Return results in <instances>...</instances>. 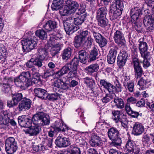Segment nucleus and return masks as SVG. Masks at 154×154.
<instances>
[{
  "instance_id": "1",
  "label": "nucleus",
  "mask_w": 154,
  "mask_h": 154,
  "mask_svg": "<svg viewBox=\"0 0 154 154\" xmlns=\"http://www.w3.org/2000/svg\"><path fill=\"white\" fill-rule=\"evenodd\" d=\"M12 99L10 101V107L16 105L18 102L21 100L18 105V109L20 111H24L28 110L31 107V100L29 99L23 97L21 93L12 94Z\"/></svg>"
},
{
  "instance_id": "2",
  "label": "nucleus",
  "mask_w": 154,
  "mask_h": 154,
  "mask_svg": "<svg viewBox=\"0 0 154 154\" xmlns=\"http://www.w3.org/2000/svg\"><path fill=\"white\" fill-rule=\"evenodd\" d=\"M123 8L124 4L122 1L120 0L113 1L110 6L109 13L111 20H115L120 16Z\"/></svg>"
},
{
  "instance_id": "3",
  "label": "nucleus",
  "mask_w": 154,
  "mask_h": 154,
  "mask_svg": "<svg viewBox=\"0 0 154 154\" xmlns=\"http://www.w3.org/2000/svg\"><path fill=\"white\" fill-rule=\"evenodd\" d=\"M15 85L25 89L32 85L31 74L29 71L23 72L18 77L14 79Z\"/></svg>"
},
{
  "instance_id": "4",
  "label": "nucleus",
  "mask_w": 154,
  "mask_h": 154,
  "mask_svg": "<svg viewBox=\"0 0 154 154\" xmlns=\"http://www.w3.org/2000/svg\"><path fill=\"white\" fill-rule=\"evenodd\" d=\"M32 121L33 125L44 126L49 124L50 118L48 115L43 112H39L33 116Z\"/></svg>"
},
{
  "instance_id": "5",
  "label": "nucleus",
  "mask_w": 154,
  "mask_h": 154,
  "mask_svg": "<svg viewBox=\"0 0 154 154\" xmlns=\"http://www.w3.org/2000/svg\"><path fill=\"white\" fill-rule=\"evenodd\" d=\"M62 38V35L59 34L57 35L52 36L50 37V41L48 42L49 46L51 47V52L52 56H54L61 50L63 46L61 43L57 42V41Z\"/></svg>"
},
{
  "instance_id": "6",
  "label": "nucleus",
  "mask_w": 154,
  "mask_h": 154,
  "mask_svg": "<svg viewBox=\"0 0 154 154\" xmlns=\"http://www.w3.org/2000/svg\"><path fill=\"white\" fill-rule=\"evenodd\" d=\"M65 4V6L62 11H61V15L63 16L71 14L74 13L79 6L77 2L71 0L66 1Z\"/></svg>"
},
{
  "instance_id": "7",
  "label": "nucleus",
  "mask_w": 154,
  "mask_h": 154,
  "mask_svg": "<svg viewBox=\"0 0 154 154\" xmlns=\"http://www.w3.org/2000/svg\"><path fill=\"white\" fill-rule=\"evenodd\" d=\"M37 39L34 36H31L22 41L23 50L24 52L29 51L33 49L37 45Z\"/></svg>"
},
{
  "instance_id": "8",
  "label": "nucleus",
  "mask_w": 154,
  "mask_h": 154,
  "mask_svg": "<svg viewBox=\"0 0 154 154\" xmlns=\"http://www.w3.org/2000/svg\"><path fill=\"white\" fill-rule=\"evenodd\" d=\"M108 136L109 139L112 140L111 144L114 146L120 145L122 143V140L119 137V132L118 130L114 128H110L108 132Z\"/></svg>"
},
{
  "instance_id": "9",
  "label": "nucleus",
  "mask_w": 154,
  "mask_h": 154,
  "mask_svg": "<svg viewBox=\"0 0 154 154\" xmlns=\"http://www.w3.org/2000/svg\"><path fill=\"white\" fill-rule=\"evenodd\" d=\"M113 38L116 43L121 48L126 46V41L124 34L121 31L116 30L114 33Z\"/></svg>"
},
{
  "instance_id": "10",
  "label": "nucleus",
  "mask_w": 154,
  "mask_h": 154,
  "mask_svg": "<svg viewBox=\"0 0 154 154\" xmlns=\"http://www.w3.org/2000/svg\"><path fill=\"white\" fill-rule=\"evenodd\" d=\"M69 85L64 82L62 79H58L55 81L53 85V88L55 92L61 91V90L68 89Z\"/></svg>"
},
{
  "instance_id": "11",
  "label": "nucleus",
  "mask_w": 154,
  "mask_h": 154,
  "mask_svg": "<svg viewBox=\"0 0 154 154\" xmlns=\"http://www.w3.org/2000/svg\"><path fill=\"white\" fill-rule=\"evenodd\" d=\"M53 140L51 138H48L45 139L42 141V144H39L37 146L36 149H34L35 151H44L48 149V148H52V146Z\"/></svg>"
},
{
  "instance_id": "12",
  "label": "nucleus",
  "mask_w": 154,
  "mask_h": 154,
  "mask_svg": "<svg viewBox=\"0 0 154 154\" xmlns=\"http://www.w3.org/2000/svg\"><path fill=\"white\" fill-rule=\"evenodd\" d=\"M79 60L77 57H74L69 63H67L69 66L71 71L69 72L68 75H70L69 77H72L75 75L76 73V71L78 69V66L79 65Z\"/></svg>"
},
{
  "instance_id": "13",
  "label": "nucleus",
  "mask_w": 154,
  "mask_h": 154,
  "mask_svg": "<svg viewBox=\"0 0 154 154\" xmlns=\"http://www.w3.org/2000/svg\"><path fill=\"white\" fill-rule=\"evenodd\" d=\"M19 125L22 127L28 128L31 125L32 119L28 115L19 116L18 119Z\"/></svg>"
},
{
  "instance_id": "14",
  "label": "nucleus",
  "mask_w": 154,
  "mask_h": 154,
  "mask_svg": "<svg viewBox=\"0 0 154 154\" xmlns=\"http://www.w3.org/2000/svg\"><path fill=\"white\" fill-rule=\"evenodd\" d=\"M85 17V14L79 12L76 13L75 17H69V19L71 20L70 22H74L75 24L79 25H81L84 22Z\"/></svg>"
},
{
  "instance_id": "15",
  "label": "nucleus",
  "mask_w": 154,
  "mask_h": 154,
  "mask_svg": "<svg viewBox=\"0 0 154 154\" xmlns=\"http://www.w3.org/2000/svg\"><path fill=\"white\" fill-rule=\"evenodd\" d=\"M154 19L151 15H146L144 17L143 23L146 27L148 32H152L154 29L153 22Z\"/></svg>"
},
{
  "instance_id": "16",
  "label": "nucleus",
  "mask_w": 154,
  "mask_h": 154,
  "mask_svg": "<svg viewBox=\"0 0 154 154\" xmlns=\"http://www.w3.org/2000/svg\"><path fill=\"white\" fill-rule=\"evenodd\" d=\"M139 49L142 57H146L149 55L150 53L147 51L148 47L147 43L140 39L138 41Z\"/></svg>"
},
{
  "instance_id": "17",
  "label": "nucleus",
  "mask_w": 154,
  "mask_h": 154,
  "mask_svg": "<svg viewBox=\"0 0 154 154\" xmlns=\"http://www.w3.org/2000/svg\"><path fill=\"white\" fill-rule=\"evenodd\" d=\"M63 26L66 34L69 35L72 34L74 32L76 31L79 28L78 26H74L73 24L69 23V20L64 22Z\"/></svg>"
},
{
  "instance_id": "18",
  "label": "nucleus",
  "mask_w": 154,
  "mask_h": 154,
  "mask_svg": "<svg viewBox=\"0 0 154 154\" xmlns=\"http://www.w3.org/2000/svg\"><path fill=\"white\" fill-rule=\"evenodd\" d=\"M56 145L59 147H65L69 146L70 142L69 139L58 137L55 141Z\"/></svg>"
},
{
  "instance_id": "19",
  "label": "nucleus",
  "mask_w": 154,
  "mask_h": 154,
  "mask_svg": "<svg viewBox=\"0 0 154 154\" xmlns=\"http://www.w3.org/2000/svg\"><path fill=\"white\" fill-rule=\"evenodd\" d=\"M144 131V126L141 123L136 122L133 125L132 132L134 135H140Z\"/></svg>"
},
{
  "instance_id": "20",
  "label": "nucleus",
  "mask_w": 154,
  "mask_h": 154,
  "mask_svg": "<svg viewBox=\"0 0 154 154\" xmlns=\"http://www.w3.org/2000/svg\"><path fill=\"white\" fill-rule=\"evenodd\" d=\"M28 128V129L24 130V131L26 134H29L31 136L37 135L41 131L40 126L37 125H34Z\"/></svg>"
},
{
  "instance_id": "21",
  "label": "nucleus",
  "mask_w": 154,
  "mask_h": 154,
  "mask_svg": "<svg viewBox=\"0 0 154 154\" xmlns=\"http://www.w3.org/2000/svg\"><path fill=\"white\" fill-rule=\"evenodd\" d=\"M134 72L137 77H140L143 73L141 66L140 65L138 59L137 57L134 58L133 59Z\"/></svg>"
},
{
  "instance_id": "22",
  "label": "nucleus",
  "mask_w": 154,
  "mask_h": 154,
  "mask_svg": "<svg viewBox=\"0 0 154 154\" xmlns=\"http://www.w3.org/2000/svg\"><path fill=\"white\" fill-rule=\"evenodd\" d=\"M131 20L134 23H136L137 20L140 15H141V10L138 7L132 8L131 11Z\"/></svg>"
},
{
  "instance_id": "23",
  "label": "nucleus",
  "mask_w": 154,
  "mask_h": 154,
  "mask_svg": "<svg viewBox=\"0 0 154 154\" xmlns=\"http://www.w3.org/2000/svg\"><path fill=\"white\" fill-rule=\"evenodd\" d=\"M54 128L55 131L57 133L60 132H64L65 125L64 124L63 121L60 119H57L54 123Z\"/></svg>"
},
{
  "instance_id": "24",
  "label": "nucleus",
  "mask_w": 154,
  "mask_h": 154,
  "mask_svg": "<svg viewBox=\"0 0 154 154\" xmlns=\"http://www.w3.org/2000/svg\"><path fill=\"white\" fill-rule=\"evenodd\" d=\"M102 143L101 139L99 136L95 134L92 135L90 140V143L91 146L93 147L100 146Z\"/></svg>"
},
{
  "instance_id": "25",
  "label": "nucleus",
  "mask_w": 154,
  "mask_h": 154,
  "mask_svg": "<svg viewBox=\"0 0 154 154\" xmlns=\"http://www.w3.org/2000/svg\"><path fill=\"white\" fill-rule=\"evenodd\" d=\"M94 36L96 42L98 43L100 47L105 46L107 42L106 39L98 33H94Z\"/></svg>"
},
{
  "instance_id": "26",
  "label": "nucleus",
  "mask_w": 154,
  "mask_h": 154,
  "mask_svg": "<svg viewBox=\"0 0 154 154\" xmlns=\"http://www.w3.org/2000/svg\"><path fill=\"white\" fill-rule=\"evenodd\" d=\"M35 95L38 97L44 99L48 97V93L47 91L41 88H35L34 90Z\"/></svg>"
},
{
  "instance_id": "27",
  "label": "nucleus",
  "mask_w": 154,
  "mask_h": 154,
  "mask_svg": "<svg viewBox=\"0 0 154 154\" xmlns=\"http://www.w3.org/2000/svg\"><path fill=\"white\" fill-rule=\"evenodd\" d=\"M112 119L116 123H118L120 121H121L122 116H124L121 110H112Z\"/></svg>"
},
{
  "instance_id": "28",
  "label": "nucleus",
  "mask_w": 154,
  "mask_h": 154,
  "mask_svg": "<svg viewBox=\"0 0 154 154\" xmlns=\"http://www.w3.org/2000/svg\"><path fill=\"white\" fill-rule=\"evenodd\" d=\"M99 68V65L97 63H92L87 67L85 69V70L88 75H91L93 73L98 71Z\"/></svg>"
},
{
  "instance_id": "29",
  "label": "nucleus",
  "mask_w": 154,
  "mask_h": 154,
  "mask_svg": "<svg viewBox=\"0 0 154 154\" xmlns=\"http://www.w3.org/2000/svg\"><path fill=\"white\" fill-rule=\"evenodd\" d=\"M9 80L5 78L3 83H0V87L2 92L4 93H8L10 88Z\"/></svg>"
},
{
  "instance_id": "30",
  "label": "nucleus",
  "mask_w": 154,
  "mask_h": 154,
  "mask_svg": "<svg viewBox=\"0 0 154 154\" xmlns=\"http://www.w3.org/2000/svg\"><path fill=\"white\" fill-rule=\"evenodd\" d=\"M70 67H69V66L67 63L60 70L56 72L55 73L56 76L57 78H59L63 75L67 73L69 71V72L71 71Z\"/></svg>"
},
{
  "instance_id": "31",
  "label": "nucleus",
  "mask_w": 154,
  "mask_h": 154,
  "mask_svg": "<svg viewBox=\"0 0 154 154\" xmlns=\"http://www.w3.org/2000/svg\"><path fill=\"white\" fill-rule=\"evenodd\" d=\"M138 85H139V89L143 90L147 88L150 85L149 83L147 82L143 77L141 78L138 82Z\"/></svg>"
},
{
  "instance_id": "32",
  "label": "nucleus",
  "mask_w": 154,
  "mask_h": 154,
  "mask_svg": "<svg viewBox=\"0 0 154 154\" xmlns=\"http://www.w3.org/2000/svg\"><path fill=\"white\" fill-rule=\"evenodd\" d=\"M57 25L55 21L49 20L43 26V27L46 30L50 31L55 28L56 27Z\"/></svg>"
},
{
  "instance_id": "33",
  "label": "nucleus",
  "mask_w": 154,
  "mask_h": 154,
  "mask_svg": "<svg viewBox=\"0 0 154 154\" xmlns=\"http://www.w3.org/2000/svg\"><path fill=\"white\" fill-rule=\"evenodd\" d=\"M72 49L70 47L65 49L62 51L61 56L63 60H67L69 59L71 56Z\"/></svg>"
},
{
  "instance_id": "34",
  "label": "nucleus",
  "mask_w": 154,
  "mask_h": 154,
  "mask_svg": "<svg viewBox=\"0 0 154 154\" xmlns=\"http://www.w3.org/2000/svg\"><path fill=\"white\" fill-rule=\"evenodd\" d=\"M63 1V0H54L51 5L52 10H57L62 8Z\"/></svg>"
},
{
  "instance_id": "35",
  "label": "nucleus",
  "mask_w": 154,
  "mask_h": 154,
  "mask_svg": "<svg viewBox=\"0 0 154 154\" xmlns=\"http://www.w3.org/2000/svg\"><path fill=\"white\" fill-rule=\"evenodd\" d=\"M88 53L85 50H81L79 52V57L80 62L83 64L86 62Z\"/></svg>"
},
{
  "instance_id": "36",
  "label": "nucleus",
  "mask_w": 154,
  "mask_h": 154,
  "mask_svg": "<svg viewBox=\"0 0 154 154\" xmlns=\"http://www.w3.org/2000/svg\"><path fill=\"white\" fill-rule=\"evenodd\" d=\"M8 53L5 47L3 45H0V60H5L7 57Z\"/></svg>"
},
{
  "instance_id": "37",
  "label": "nucleus",
  "mask_w": 154,
  "mask_h": 154,
  "mask_svg": "<svg viewBox=\"0 0 154 154\" xmlns=\"http://www.w3.org/2000/svg\"><path fill=\"white\" fill-rule=\"evenodd\" d=\"M107 13V10L105 7L99 8L97 12V18L106 17Z\"/></svg>"
},
{
  "instance_id": "38",
  "label": "nucleus",
  "mask_w": 154,
  "mask_h": 154,
  "mask_svg": "<svg viewBox=\"0 0 154 154\" xmlns=\"http://www.w3.org/2000/svg\"><path fill=\"white\" fill-rule=\"evenodd\" d=\"M84 38L79 35H77L75 36L74 39L75 46L76 48H78L80 46L84 45Z\"/></svg>"
},
{
  "instance_id": "39",
  "label": "nucleus",
  "mask_w": 154,
  "mask_h": 154,
  "mask_svg": "<svg viewBox=\"0 0 154 154\" xmlns=\"http://www.w3.org/2000/svg\"><path fill=\"white\" fill-rule=\"evenodd\" d=\"M115 106L117 108L122 109L125 107V103L124 100L121 98L117 97L114 100Z\"/></svg>"
},
{
  "instance_id": "40",
  "label": "nucleus",
  "mask_w": 154,
  "mask_h": 154,
  "mask_svg": "<svg viewBox=\"0 0 154 154\" xmlns=\"http://www.w3.org/2000/svg\"><path fill=\"white\" fill-rule=\"evenodd\" d=\"M17 149V144L15 139L14 137H10V154L15 152Z\"/></svg>"
},
{
  "instance_id": "41",
  "label": "nucleus",
  "mask_w": 154,
  "mask_h": 154,
  "mask_svg": "<svg viewBox=\"0 0 154 154\" xmlns=\"http://www.w3.org/2000/svg\"><path fill=\"white\" fill-rule=\"evenodd\" d=\"M98 54L97 48L96 46H94L93 49L91 50L89 55L90 60L91 61L96 60Z\"/></svg>"
},
{
  "instance_id": "42",
  "label": "nucleus",
  "mask_w": 154,
  "mask_h": 154,
  "mask_svg": "<svg viewBox=\"0 0 154 154\" xmlns=\"http://www.w3.org/2000/svg\"><path fill=\"white\" fill-rule=\"evenodd\" d=\"M38 54L39 57L44 60L47 59L48 54L47 50L44 48H42L38 50Z\"/></svg>"
},
{
  "instance_id": "43",
  "label": "nucleus",
  "mask_w": 154,
  "mask_h": 154,
  "mask_svg": "<svg viewBox=\"0 0 154 154\" xmlns=\"http://www.w3.org/2000/svg\"><path fill=\"white\" fill-rule=\"evenodd\" d=\"M83 81L87 86L90 88L96 85L95 81L92 78L86 77L83 79Z\"/></svg>"
},
{
  "instance_id": "44",
  "label": "nucleus",
  "mask_w": 154,
  "mask_h": 154,
  "mask_svg": "<svg viewBox=\"0 0 154 154\" xmlns=\"http://www.w3.org/2000/svg\"><path fill=\"white\" fill-rule=\"evenodd\" d=\"M135 143L134 141L130 139H128L125 144V149L128 152H130V151L131 149L132 150V148H134V146H135Z\"/></svg>"
},
{
  "instance_id": "45",
  "label": "nucleus",
  "mask_w": 154,
  "mask_h": 154,
  "mask_svg": "<svg viewBox=\"0 0 154 154\" xmlns=\"http://www.w3.org/2000/svg\"><path fill=\"white\" fill-rule=\"evenodd\" d=\"M35 35L42 39H46L47 35L46 32L43 29L37 30L35 32Z\"/></svg>"
},
{
  "instance_id": "46",
  "label": "nucleus",
  "mask_w": 154,
  "mask_h": 154,
  "mask_svg": "<svg viewBox=\"0 0 154 154\" xmlns=\"http://www.w3.org/2000/svg\"><path fill=\"white\" fill-rule=\"evenodd\" d=\"M97 18L98 20V24L100 26L104 27L108 24V22L106 17Z\"/></svg>"
},
{
  "instance_id": "47",
  "label": "nucleus",
  "mask_w": 154,
  "mask_h": 154,
  "mask_svg": "<svg viewBox=\"0 0 154 154\" xmlns=\"http://www.w3.org/2000/svg\"><path fill=\"white\" fill-rule=\"evenodd\" d=\"M93 41V40L91 38V35H89L85 39L84 43V45L89 48L91 47Z\"/></svg>"
},
{
  "instance_id": "48",
  "label": "nucleus",
  "mask_w": 154,
  "mask_h": 154,
  "mask_svg": "<svg viewBox=\"0 0 154 154\" xmlns=\"http://www.w3.org/2000/svg\"><path fill=\"white\" fill-rule=\"evenodd\" d=\"M118 49L119 48L117 45L113 46L110 50L108 54H110L112 56H113L116 57Z\"/></svg>"
},
{
  "instance_id": "49",
  "label": "nucleus",
  "mask_w": 154,
  "mask_h": 154,
  "mask_svg": "<svg viewBox=\"0 0 154 154\" xmlns=\"http://www.w3.org/2000/svg\"><path fill=\"white\" fill-rule=\"evenodd\" d=\"M33 60L34 65L37 66L38 68L41 67L42 66L43 59L39 57L35 59H33Z\"/></svg>"
},
{
  "instance_id": "50",
  "label": "nucleus",
  "mask_w": 154,
  "mask_h": 154,
  "mask_svg": "<svg viewBox=\"0 0 154 154\" xmlns=\"http://www.w3.org/2000/svg\"><path fill=\"white\" fill-rule=\"evenodd\" d=\"M60 154H80V151L79 148L74 147L71 149V152H61Z\"/></svg>"
},
{
  "instance_id": "51",
  "label": "nucleus",
  "mask_w": 154,
  "mask_h": 154,
  "mask_svg": "<svg viewBox=\"0 0 154 154\" xmlns=\"http://www.w3.org/2000/svg\"><path fill=\"white\" fill-rule=\"evenodd\" d=\"M91 89L92 91L91 93H93L95 96L98 95L100 92L101 89L100 88L97 87L96 85Z\"/></svg>"
},
{
  "instance_id": "52",
  "label": "nucleus",
  "mask_w": 154,
  "mask_h": 154,
  "mask_svg": "<svg viewBox=\"0 0 154 154\" xmlns=\"http://www.w3.org/2000/svg\"><path fill=\"white\" fill-rule=\"evenodd\" d=\"M117 60V64L120 68L124 66L126 61V60L122 59L121 57H118Z\"/></svg>"
},
{
  "instance_id": "53",
  "label": "nucleus",
  "mask_w": 154,
  "mask_h": 154,
  "mask_svg": "<svg viewBox=\"0 0 154 154\" xmlns=\"http://www.w3.org/2000/svg\"><path fill=\"white\" fill-rule=\"evenodd\" d=\"M130 47L132 53L134 55V56L133 58H134L136 57L137 54V48L136 45L134 44H133V45L131 44Z\"/></svg>"
},
{
  "instance_id": "54",
  "label": "nucleus",
  "mask_w": 154,
  "mask_h": 154,
  "mask_svg": "<svg viewBox=\"0 0 154 154\" xmlns=\"http://www.w3.org/2000/svg\"><path fill=\"white\" fill-rule=\"evenodd\" d=\"M118 57H121L122 59L127 60L128 57V54L126 51L122 50L120 51V54Z\"/></svg>"
},
{
  "instance_id": "55",
  "label": "nucleus",
  "mask_w": 154,
  "mask_h": 154,
  "mask_svg": "<svg viewBox=\"0 0 154 154\" xmlns=\"http://www.w3.org/2000/svg\"><path fill=\"white\" fill-rule=\"evenodd\" d=\"M125 87L126 89L128 90L130 92H133L134 91V82H132L127 85L125 86Z\"/></svg>"
},
{
  "instance_id": "56",
  "label": "nucleus",
  "mask_w": 154,
  "mask_h": 154,
  "mask_svg": "<svg viewBox=\"0 0 154 154\" xmlns=\"http://www.w3.org/2000/svg\"><path fill=\"white\" fill-rule=\"evenodd\" d=\"M149 55H148L146 57H143V66L145 68H147L150 65V63L147 60L149 58Z\"/></svg>"
},
{
  "instance_id": "57",
  "label": "nucleus",
  "mask_w": 154,
  "mask_h": 154,
  "mask_svg": "<svg viewBox=\"0 0 154 154\" xmlns=\"http://www.w3.org/2000/svg\"><path fill=\"white\" fill-rule=\"evenodd\" d=\"M60 98V94L57 93L52 94L49 97V99L53 100H58Z\"/></svg>"
},
{
  "instance_id": "58",
  "label": "nucleus",
  "mask_w": 154,
  "mask_h": 154,
  "mask_svg": "<svg viewBox=\"0 0 154 154\" xmlns=\"http://www.w3.org/2000/svg\"><path fill=\"white\" fill-rule=\"evenodd\" d=\"M116 57H114L113 56H112L110 54H108L107 55V61L108 63L112 64L114 63L115 61Z\"/></svg>"
},
{
  "instance_id": "59",
  "label": "nucleus",
  "mask_w": 154,
  "mask_h": 154,
  "mask_svg": "<svg viewBox=\"0 0 154 154\" xmlns=\"http://www.w3.org/2000/svg\"><path fill=\"white\" fill-rule=\"evenodd\" d=\"M32 75L33 81L35 83H37L40 81V75L38 72Z\"/></svg>"
},
{
  "instance_id": "60",
  "label": "nucleus",
  "mask_w": 154,
  "mask_h": 154,
  "mask_svg": "<svg viewBox=\"0 0 154 154\" xmlns=\"http://www.w3.org/2000/svg\"><path fill=\"white\" fill-rule=\"evenodd\" d=\"M132 82L133 81L130 80V78L129 76H125L123 82V85L125 86Z\"/></svg>"
},
{
  "instance_id": "61",
  "label": "nucleus",
  "mask_w": 154,
  "mask_h": 154,
  "mask_svg": "<svg viewBox=\"0 0 154 154\" xmlns=\"http://www.w3.org/2000/svg\"><path fill=\"white\" fill-rule=\"evenodd\" d=\"M137 100L135 98L130 97L128 98L127 99V103L130 104H134L136 103Z\"/></svg>"
},
{
  "instance_id": "62",
  "label": "nucleus",
  "mask_w": 154,
  "mask_h": 154,
  "mask_svg": "<svg viewBox=\"0 0 154 154\" xmlns=\"http://www.w3.org/2000/svg\"><path fill=\"white\" fill-rule=\"evenodd\" d=\"M79 35L83 38H85L87 36L88 37L91 35L90 32L87 30L82 31L80 32Z\"/></svg>"
},
{
  "instance_id": "63",
  "label": "nucleus",
  "mask_w": 154,
  "mask_h": 154,
  "mask_svg": "<svg viewBox=\"0 0 154 154\" xmlns=\"http://www.w3.org/2000/svg\"><path fill=\"white\" fill-rule=\"evenodd\" d=\"M140 151V148L138 146L136 145L134 146V148H132V150H131L129 152H132L134 154H138Z\"/></svg>"
},
{
  "instance_id": "64",
  "label": "nucleus",
  "mask_w": 154,
  "mask_h": 154,
  "mask_svg": "<svg viewBox=\"0 0 154 154\" xmlns=\"http://www.w3.org/2000/svg\"><path fill=\"white\" fill-rule=\"evenodd\" d=\"M26 66L28 68H31L34 67V65L33 59H31L29 60L25 64Z\"/></svg>"
}]
</instances>
